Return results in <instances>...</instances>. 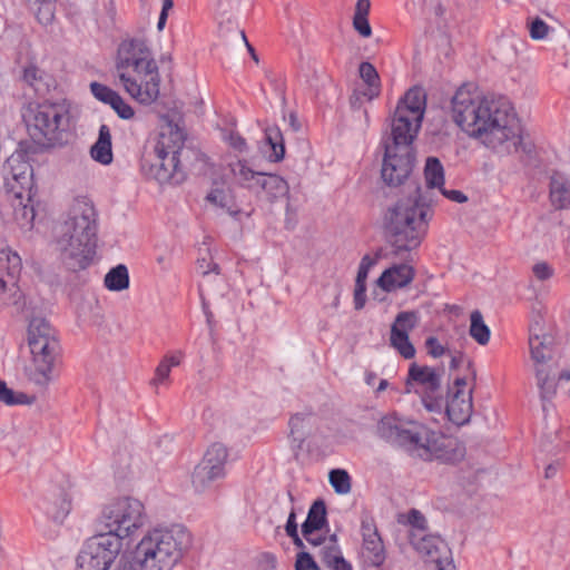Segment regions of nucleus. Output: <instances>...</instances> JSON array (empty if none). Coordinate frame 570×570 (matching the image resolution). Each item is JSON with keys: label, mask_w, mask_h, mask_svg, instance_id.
<instances>
[{"label": "nucleus", "mask_w": 570, "mask_h": 570, "mask_svg": "<svg viewBox=\"0 0 570 570\" xmlns=\"http://www.w3.org/2000/svg\"><path fill=\"white\" fill-rule=\"evenodd\" d=\"M550 200L556 209L570 207V181L561 174L551 176Z\"/></svg>", "instance_id": "nucleus-25"}, {"label": "nucleus", "mask_w": 570, "mask_h": 570, "mask_svg": "<svg viewBox=\"0 0 570 570\" xmlns=\"http://www.w3.org/2000/svg\"><path fill=\"white\" fill-rule=\"evenodd\" d=\"M90 91L96 99H98L109 106L112 104V101L119 95L117 91L110 89L109 87H107L102 83L96 82V81L90 83Z\"/></svg>", "instance_id": "nucleus-43"}, {"label": "nucleus", "mask_w": 570, "mask_h": 570, "mask_svg": "<svg viewBox=\"0 0 570 570\" xmlns=\"http://www.w3.org/2000/svg\"><path fill=\"white\" fill-rule=\"evenodd\" d=\"M295 568L296 570H320L313 557L306 551L297 553Z\"/></svg>", "instance_id": "nucleus-47"}, {"label": "nucleus", "mask_w": 570, "mask_h": 570, "mask_svg": "<svg viewBox=\"0 0 570 570\" xmlns=\"http://www.w3.org/2000/svg\"><path fill=\"white\" fill-rule=\"evenodd\" d=\"M105 286L109 291L120 292L129 287V274L124 264L111 268L105 276Z\"/></svg>", "instance_id": "nucleus-34"}, {"label": "nucleus", "mask_w": 570, "mask_h": 570, "mask_svg": "<svg viewBox=\"0 0 570 570\" xmlns=\"http://www.w3.org/2000/svg\"><path fill=\"white\" fill-rule=\"evenodd\" d=\"M550 27L539 17L534 18L530 22V37L533 40H542L544 39L549 33Z\"/></svg>", "instance_id": "nucleus-45"}, {"label": "nucleus", "mask_w": 570, "mask_h": 570, "mask_svg": "<svg viewBox=\"0 0 570 570\" xmlns=\"http://www.w3.org/2000/svg\"><path fill=\"white\" fill-rule=\"evenodd\" d=\"M22 118L30 137L38 144L51 146L61 140L69 128L70 114L68 108L58 102L29 104Z\"/></svg>", "instance_id": "nucleus-9"}, {"label": "nucleus", "mask_w": 570, "mask_h": 570, "mask_svg": "<svg viewBox=\"0 0 570 570\" xmlns=\"http://www.w3.org/2000/svg\"><path fill=\"white\" fill-rule=\"evenodd\" d=\"M546 335H551L546 331V322L541 315H535L530 322L529 325V340L534 337H544Z\"/></svg>", "instance_id": "nucleus-46"}, {"label": "nucleus", "mask_w": 570, "mask_h": 570, "mask_svg": "<svg viewBox=\"0 0 570 570\" xmlns=\"http://www.w3.org/2000/svg\"><path fill=\"white\" fill-rule=\"evenodd\" d=\"M358 71L363 81L368 86V91L364 95L367 96L368 99L379 96L380 77L375 67L372 63L364 61L361 62Z\"/></svg>", "instance_id": "nucleus-37"}, {"label": "nucleus", "mask_w": 570, "mask_h": 570, "mask_svg": "<svg viewBox=\"0 0 570 570\" xmlns=\"http://www.w3.org/2000/svg\"><path fill=\"white\" fill-rule=\"evenodd\" d=\"M317 531H311V534L307 535V537H303L309 544H312L313 547H318L321 548L323 544H325V542L327 541V538L328 537H323V535H318L316 534Z\"/></svg>", "instance_id": "nucleus-62"}, {"label": "nucleus", "mask_w": 570, "mask_h": 570, "mask_svg": "<svg viewBox=\"0 0 570 570\" xmlns=\"http://www.w3.org/2000/svg\"><path fill=\"white\" fill-rule=\"evenodd\" d=\"M411 543L426 562L438 564L452 557L448 543L439 535L413 532Z\"/></svg>", "instance_id": "nucleus-19"}, {"label": "nucleus", "mask_w": 570, "mask_h": 570, "mask_svg": "<svg viewBox=\"0 0 570 570\" xmlns=\"http://www.w3.org/2000/svg\"><path fill=\"white\" fill-rule=\"evenodd\" d=\"M0 401L7 405L30 404L31 400L24 393H14L4 381L0 380Z\"/></svg>", "instance_id": "nucleus-41"}, {"label": "nucleus", "mask_w": 570, "mask_h": 570, "mask_svg": "<svg viewBox=\"0 0 570 570\" xmlns=\"http://www.w3.org/2000/svg\"><path fill=\"white\" fill-rule=\"evenodd\" d=\"M31 362L24 367L29 382L46 387L53 380L60 345L55 328L42 317H33L28 327Z\"/></svg>", "instance_id": "nucleus-8"}, {"label": "nucleus", "mask_w": 570, "mask_h": 570, "mask_svg": "<svg viewBox=\"0 0 570 570\" xmlns=\"http://www.w3.org/2000/svg\"><path fill=\"white\" fill-rule=\"evenodd\" d=\"M23 80L37 92L41 90L39 82L41 80L40 71L37 67L30 66L23 70Z\"/></svg>", "instance_id": "nucleus-50"}, {"label": "nucleus", "mask_w": 570, "mask_h": 570, "mask_svg": "<svg viewBox=\"0 0 570 570\" xmlns=\"http://www.w3.org/2000/svg\"><path fill=\"white\" fill-rule=\"evenodd\" d=\"M410 523L421 532L425 527L426 520L417 510H412L410 512Z\"/></svg>", "instance_id": "nucleus-60"}, {"label": "nucleus", "mask_w": 570, "mask_h": 570, "mask_svg": "<svg viewBox=\"0 0 570 570\" xmlns=\"http://www.w3.org/2000/svg\"><path fill=\"white\" fill-rule=\"evenodd\" d=\"M116 69L125 90L134 99L150 105L158 98V66L145 40H124L118 47Z\"/></svg>", "instance_id": "nucleus-5"}, {"label": "nucleus", "mask_w": 570, "mask_h": 570, "mask_svg": "<svg viewBox=\"0 0 570 570\" xmlns=\"http://www.w3.org/2000/svg\"><path fill=\"white\" fill-rule=\"evenodd\" d=\"M190 546L191 535L183 525L154 529L115 570H171Z\"/></svg>", "instance_id": "nucleus-4"}, {"label": "nucleus", "mask_w": 570, "mask_h": 570, "mask_svg": "<svg viewBox=\"0 0 570 570\" xmlns=\"http://www.w3.org/2000/svg\"><path fill=\"white\" fill-rule=\"evenodd\" d=\"M122 549L114 535L101 533L86 541L77 558V570H108Z\"/></svg>", "instance_id": "nucleus-12"}, {"label": "nucleus", "mask_w": 570, "mask_h": 570, "mask_svg": "<svg viewBox=\"0 0 570 570\" xmlns=\"http://www.w3.org/2000/svg\"><path fill=\"white\" fill-rule=\"evenodd\" d=\"M330 484L337 494H347L351 491V476L343 469H334L328 474Z\"/></svg>", "instance_id": "nucleus-39"}, {"label": "nucleus", "mask_w": 570, "mask_h": 570, "mask_svg": "<svg viewBox=\"0 0 570 570\" xmlns=\"http://www.w3.org/2000/svg\"><path fill=\"white\" fill-rule=\"evenodd\" d=\"M184 354L179 351L165 355L156 367L155 377L151 380V384L156 386L167 382L169 380L171 367L178 366Z\"/></svg>", "instance_id": "nucleus-32"}, {"label": "nucleus", "mask_w": 570, "mask_h": 570, "mask_svg": "<svg viewBox=\"0 0 570 570\" xmlns=\"http://www.w3.org/2000/svg\"><path fill=\"white\" fill-rule=\"evenodd\" d=\"M375 264H376V258L372 257L370 255H365L361 259L358 271H357V276H356L357 283H361V282L365 283V279L367 277V274H368L371 267H373Z\"/></svg>", "instance_id": "nucleus-51"}, {"label": "nucleus", "mask_w": 570, "mask_h": 570, "mask_svg": "<svg viewBox=\"0 0 570 570\" xmlns=\"http://www.w3.org/2000/svg\"><path fill=\"white\" fill-rule=\"evenodd\" d=\"M534 372L541 400L543 402L550 401L557 393V381H559L554 371L543 364L535 365Z\"/></svg>", "instance_id": "nucleus-27"}, {"label": "nucleus", "mask_w": 570, "mask_h": 570, "mask_svg": "<svg viewBox=\"0 0 570 570\" xmlns=\"http://www.w3.org/2000/svg\"><path fill=\"white\" fill-rule=\"evenodd\" d=\"M426 97L425 92L420 87H413L407 90L404 98L397 104L396 109L400 112L414 118L416 121H422L425 112Z\"/></svg>", "instance_id": "nucleus-22"}, {"label": "nucleus", "mask_w": 570, "mask_h": 570, "mask_svg": "<svg viewBox=\"0 0 570 570\" xmlns=\"http://www.w3.org/2000/svg\"><path fill=\"white\" fill-rule=\"evenodd\" d=\"M419 321V312L404 311L396 315L391 326L390 344L406 360L415 356V347L410 342L409 332L416 327Z\"/></svg>", "instance_id": "nucleus-16"}, {"label": "nucleus", "mask_w": 570, "mask_h": 570, "mask_svg": "<svg viewBox=\"0 0 570 570\" xmlns=\"http://www.w3.org/2000/svg\"><path fill=\"white\" fill-rule=\"evenodd\" d=\"M361 531H362L363 540L367 539V538L373 539L374 537L379 535L376 524H375L373 518H371V517H365L362 519Z\"/></svg>", "instance_id": "nucleus-53"}, {"label": "nucleus", "mask_w": 570, "mask_h": 570, "mask_svg": "<svg viewBox=\"0 0 570 570\" xmlns=\"http://www.w3.org/2000/svg\"><path fill=\"white\" fill-rule=\"evenodd\" d=\"M414 156L411 149H394L385 145L381 176L389 186H399L409 177L412 171Z\"/></svg>", "instance_id": "nucleus-14"}, {"label": "nucleus", "mask_w": 570, "mask_h": 570, "mask_svg": "<svg viewBox=\"0 0 570 570\" xmlns=\"http://www.w3.org/2000/svg\"><path fill=\"white\" fill-rule=\"evenodd\" d=\"M196 265L197 271L204 276L208 275L209 273L219 274L220 272L218 264H216L210 256L198 258Z\"/></svg>", "instance_id": "nucleus-49"}, {"label": "nucleus", "mask_w": 570, "mask_h": 570, "mask_svg": "<svg viewBox=\"0 0 570 570\" xmlns=\"http://www.w3.org/2000/svg\"><path fill=\"white\" fill-rule=\"evenodd\" d=\"M375 435L390 446L425 462L448 459L445 450L452 443L440 432L395 411L377 421Z\"/></svg>", "instance_id": "nucleus-2"}, {"label": "nucleus", "mask_w": 570, "mask_h": 570, "mask_svg": "<svg viewBox=\"0 0 570 570\" xmlns=\"http://www.w3.org/2000/svg\"><path fill=\"white\" fill-rule=\"evenodd\" d=\"M431 217L429 199L422 194L421 186L415 185L413 193L399 199L386 215V229L394 254L416 248L426 235Z\"/></svg>", "instance_id": "nucleus-6"}, {"label": "nucleus", "mask_w": 570, "mask_h": 570, "mask_svg": "<svg viewBox=\"0 0 570 570\" xmlns=\"http://www.w3.org/2000/svg\"><path fill=\"white\" fill-rule=\"evenodd\" d=\"M144 504L134 498H119L105 505L100 515V523L107 532L104 535L117 537L119 541L131 535L145 523Z\"/></svg>", "instance_id": "nucleus-10"}, {"label": "nucleus", "mask_w": 570, "mask_h": 570, "mask_svg": "<svg viewBox=\"0 0 570 570\" xmlns=\"http://www.w3.org/2000/svg\"><path fill=\"white\" fill-rule=\"evenodd\" d=\"M327 524L326 505L323 500H316L309 508L307 518L302 524V534L307 537L311 531H320Z\"/></svg>", "instance_id": "nucleus-29"}, {"label": "nucleus", "mask_w": 570, "mask_h": 570, "mask_svg": "<svg viewBox=\"0 0 570 570\" xmlns=\"http://www.w3.org/2000/svg\"><path fill=\"white\" fill-rule=\"evenodd\" d=\"M443 370H436L428 365L410 364L405 380V393L421 395L424 407L430 412H441L443 396L441 391Z\"/></svg>", "instance_id": "nucleus-11"}, {"label": "nucleus", "mask_w": 570, "mask_h": 570, "mask_svg": "<svg viewBox=\"0 0 570 570\" xmlns=\"http://www.w3.org/2000/svg\"><path fill=\"white\" fill-rule=\"evenodd\" d=\"M185 138L184 130L177 124L167 122L156 141L144 149L140 159L144 177L159 184H180L185 179L179 160Z\"/></svg>", "instance_id": "nucleus-7"}, {"label": "nucleus", "mask_w": 570, "mask_h": 570, "mask_svg": "<svg viewBox=\"0 0 570 570\" xmlns=\"http://www.w3.org/2000/svg\"><path fill=\"white\" fill-rule=\"evenodd\" d=\"M553 344L552 335L529 340L530 355L535 365H543L552 358Z\"/></svg>", "instance_id": "nucleus-31"}, {"label": "nucleus", "mask_w": 570, "mask_h": 570, "mask_svg": "<svg viewBox=\"0 0 570 570\" xmlns=\"http://www.w3.org/2000/svg\"><path fill=\"white\" fill-rule=\"evenodd\" d=\"M173 6L174 2H169V4H167L166 1L163 0V7L157 22V29L159 31H161L165 28L168 18V12L173 8Z\"/></svg>", "instance_id": "nucleus-59"}, {"label": "nucleus", "mask_w": 570, "mask_h": 570, "mask_svg": "<svg viewBox=\"0 0 570 570\" xmlns=\"http://www.w3.org/2000/svg\"><path fill=\"white\" fill-rule=\"evenodd\" d=\"M435 566H436L438 570H456V568L453 563L452 557H450V559H446Z\"/></svg>", "instance_id": "nucleus-64"}, {"label": "nucleus", "mask_w": 570, "mask_h": 570, "mask_svg": "<svg viewBox=\"0 0 570 570\" xmlns=\"http://www.w3.org/2000/svg\"><path fill=\"white\" fill-rule=\"evenodd\" d=\"M327 568L331 570H352L351 563H348L344 557L341 558L337 562L330 564Z\"/></svg>", "instance_id": "nucleus-63"}, {"label": "nucleus", "mask_w": 570, "mask_h": 570, "mask_svg": "<svg viewBox=\"0 0 570 570\" xmlns=\"http://www.w3.org/2000/svg\"><path fill=\"white\" fill-rule=\"evenodd\" d=\"M312 420L313 415L311 412L296 413L291 416L288 426H289V438L298 449L302 448L306 438L309 435L312 430Z\"/></svg>", "instance_id": "nucleus-26"}, {"label": "nucleus", "mask_w": 570, "mask_h": 570, "mask_svg": "<svg viewBox=\"0 0 570 570\" xmlns=\"http://www.w3.org/2000/svg\"><path fill=\"white\" fill-rule=\"evenodd\" d=\"M415 277V268L409 263L394 264L386 268L377 279L383 291L391 293L410 285Z\"/></svg>", "instance_id": "nucleus-21"}, {"label": "nucleus", "mask_w": 570, "mask_h": 570, "mask_svg": "<svg viewBox=\"0 0 570 570\" xmlns=\"http://www.w3.org/2000/svg\"><path fill=\"white\" fill-rule=\"evenodd\" d=\"M440 190L446 198H449L452 202L461 204V203H465L468 200V197L460 190H456V189L448 190L444 188H440Z\"/></svg>", "instance_id": "nucleus-58"}, {"label": "nucleus", "mask_w": 570, "mask_h": 570, "mask_svg": "<svg viewBox=\"0 0 570 570\" xmlns=\"http://www.w3.org/2000/svg\"><path fill=\"white\" fill-rule=\"evenodd\" d=\"M266 148L264 150L269 161L278 163L284 158L285 146L282 131L278 127H268L265 130Z\"/></svg>", "instance_id": "nucleus-30"}, {"label": "nucleus", "mask_w": 570, "mask_h": 570, "mask_svg": "<svg viewBox=\"0 0 570 570\" xmlns=\"http://www.w3.org/2000/svg\"><path fill=\"white\" fill-rule=\"evenodd\" d=\"M56 244L68 269L76 272L91 264L97 246V214L86 198H77L72 203Z\"/></svg>", "instance_id": "nucleus-3"}, {"label": "nucleus", "mask_w": 570, "mask_h": 570, "mask_svg": "<svg viewBox=\"0 0 570 570\" xmlns=\"http://www.w3.org/2000/svg\"><path fill=\"white\" fill-rule=\"evenodd\" d=\"M466 380L456 377L453 386L449 389V400L445 405V413L449 420L456 424L463 425L470 421L473 411L472 389L465 391Z\"/></svg>", "instance_id": "nucleus-15"}, {"label": "nucleus", "mask_w": 570, "mask_h": 570, "mask_svg": "<svg viewBox=\"0 0 570 570\" xmlns=\"http://www.w3.org/2000/svg\"><path fill=\"white\" fill-rule=\"evenodd\" d=\"M224 139L228 142V145L239 151L245 153L247 151V142L244 137L240 136L237 131H229L224 136Z\"/></svg>", "instance_id": "nucleus-48"}, {"label": "nucleus", "mask_w": 570, "mask_h": 570, "mask_svg": "<svg viewBox=\"0 0 570 570\" xmlns=\"http://www.w3.org/2000/svg\"><path fill=\"white\" fill-rule=\"evenodd\" d=\"M90 156L101 165H109L112 163L111 134L107 125L100 126L98 139L90 148Z\"/></svg>", "instance_id": "nucleus-28"}, {"label": "nucleus", "mask_w": 570, "mask_h": 570, "mask_svg": "<svg viewBox=\"0 0 570 570\" xmlns=\"http://www.w3.org/2000/svg\"><path fill=\"white\" fill-rule=\"evenodd\" d=\"M47 514L55 521L61 522L70 511V502L65 493L60 492L58 501L55 504H48L45 508Z\"/></svg>", "instance_id": "nucleus-40"}, {"label": "nucleus", "mask_w": 570, "mask_h": 570, "mask_svg": "<svg viewBox=\"0 0 570 570\" xmlns=\"http://www.w3.org/2000/svg\"><path fill=\"white\" fill-rule=\"evenodd\" d=\"M424 177L428 188H442L444 185V168L436 157H429L425 161Z\"/></svg>", "instance_id": "nucleus-35"}, {"label": "nucleus", "mask_w": 570, "mask_h": 570, "mask_svg": "<svg viewBox=\"0 0 570 570\" xmlns=\"http://www.w3.org/2000/svg\"><path fill=\"white\" fill-rule=\"evenodd\" d=\"M229 167L236 185L254 194L257 191L264 171L254 170L245 159L232 163Z\"/></svg>", "instance_id": "nucleus-24"}, {"label": "nucleus", "mask_w": 570, "mask_h": 570, "mask_svg": "<svg viewBox=\"0 0 570 570\" xmlns=\"http://www.w3.org/2000/svg\"><path fill=\"white\" fill-rule=\"evenodd\" d=\"M288 193L289 186L284 178L276 174L264 173L255 195L264 196L269 203H274L288 196Z\"/></svg>", "instance_id": "nucleus-23"}, {"label": "nucleus", "mask_w": 570, "mask_h": 570, "mask_svg": "<svg viewBox=\"0 0 570 570\" xmlns=\"http://www.w3.org/2000/svg\"><path fill=\"white\" fill-rule=\"evenodd\" d=\"M425 347L428 350V354L433 356L434 358L444 355L446 351L445 347L434 336H430L426 338Z\"/></svg>", "instance_id": "nucleus-52"}, {"label": "nucleus", "mask_w": 570, "mask_h": 570, "mask_svg": "<svg viewBox=\"0 0 570 570\" xmlns=\"http://www.w3.org/2000/svg\"><path fill=\"white\" fill-rule=\"evenodd\" d=\"M365 291H366V287H365V283L361 282V283H357L355 284V289H354V306H355V309H361L364 307V304H365Z\"/></svg>", "instance_id": "nucleus-56"}, {"label": "nucleus", "mask_w": 570, "mask_h": 570, "mask_svg": "<svg viewBox=\"0 0 570 570\" xmlns=\"http://www.w3.org/2000/svg\"><path fill=\"white\" fill-rule=\"evenodd\" d=\"M451 115L465 134L498 153H515L522 144L511 102L504 97L482 95L474 83L458 88L451 99Z\"/></svg>", "instance_id": "nucleus-1"}, {"label": "nucleus", "mask_w": 570, "mask_h": 570, "mask_svg": "<svg viewBox=\"0 0 570 570\" xmlns=\"http://www.w3.org/2000/svg\"><path fill=\"white\" fill-rule=\"evenodd\" d=\"M318 558L325 567H328L332 563L337 562L341 558H343L341 548L337 543V535L331 534L327 538L325 544H323L318 550Z\"/></svg>", "instance_id": "nucleus-38"}, {"label": "nucleus", "mask_w": 570, "mask_h": 570, "mask_svg": "<svg viewBox=\"0 0 570 570\" xmlns=\"http://www.w3.org/2000/svg\"><path fill=\"white\" fill-rule=\"evenodd\" d=\"M32 166L21 151L13 153L3 164V177L11 189L20 187L30 189L32 186Z\"/></svg>", "instance_id": "nucleus-18"}, {"label": "nucleus", "mask_w": 570, "mask_h": 570, "mask_svg": "<svg viewBox=\"0 0 570 570\" xmlns=\"http://www.w3.org/2000/svg\"><path fill=\"white\" fill-rule=\"evenodd\" d=\"M470 336L480 345H487L490 341V328L484 323L482 313L475 309L470 315Z\"/></svg>", "instance_id": "nucleus-33"}, {"label": "nucleus", "mask_w": 570, "mask_h": 570, "mask_svg": "<svg viewBox=\"0 0 570 570\" xmlns=\"http://www.w3.org/2000/svg\"><path fill=\"white\" fill-rule=\"evenodd\" d=\"M363 554L374 567H380L384 562V546L380 534L363 540Z\"/></svg>", "instance_id": "nucleus-36"}, {"label": "nucleus", "mask_w": 570, "mask_h": 570, "mask_svg": "<svg viewBox=\"0 0 570 570\" xmlns=\"http://www.w3.org/2000/svg\"><path fill=\"white\" fill-rule=\"evenodd\" d=\"M532 272L539 281L549 279L553 275V268L546 262L534 264Z\"/></svg>", "instance_id": "nucleus-54"}, {"label": "nucleus", "mask_w": 570, "mask_h": 570, "mask_svg": "<svg viewBox=\"0 0 570 570\" xmlns=\"http://www.w3.org/2000/svg\"><path fill=\"white\" fill-rule=\"evenodd\" d=\"M228 450L223 443H213L191 474V484L196 492L209 490L226 476Z\"/></svg>", "instance_id": "nucleus-13"}, {"label": "nucleus", "mask_w": 570, "mask_h": 570, "mask_svg": "<svg viewBox=\"0 0 570 570\" xmlns=\"http://www.w3.org/2000/svg\"><path fill=\"white\" fill-rule=\"evenodd\" d=\"M110 107L116 111L119 118L129 120L135 116L132 107L127 104L120 95L116 97Z\"/></svg>", "instance_id": "nucleus-44"}, {"label": "nucleus", "mask_w": 570, "mask_h": 570, "mask_svg": "<svg viewBox=\"0 0 570 570\" xmlns=\"http://www.w3.org/2000/svg\"><path fill=\"white\" fill-rule=\"evenodd\" d=\"M353 27L364 38H368L372 35V28L367 18L353 17Z\"/></svg>", "instance_id": "nucleus-55"}, {"label": "nucleus", "mask_w": 570, "mask_h": 570, "mask_svg": "<svg viewBox=\"0 0 570 570\" xmlns=\"http://www.w3.org/2000/svg\"><path fill=\"white\" fill-rule=\"evenodd\" d=\"M1 267L7 269V276H0V298L7 305L19 306L22 293L17 285L21 271V258L17 253L1 252Z\"/></svg>", "instance_id": "nucleus-17"}, {"label": "nucleus", "mask_w": 570, "mask_h": 570, "mask_svg": "<svg viewBox=\"0 0 570 570\" xmlns=\"http://www.w3.org/2000/svg\"><path fill=\"white\" fill-rule=\"evenodd\" d=\"M56 1L57 0H43V1H38L37 3H33L35 6H37L35 11H36V18L39 21V23L47 26L53 20L55 10H56Z\"/></svg>", "instance_id": "nucleus-42"}, {"label": "nucleus", "mask_w": 570, "mask_h": 570, "mask_svg": "<svg viewBox=\"0 0 570 570\" xmlns=\"http://www.w3.org/2000/svg\"><path fill=\"white\" fill-rule=\"evenodd\" d=\"M371 9L370 0H357L355 4V11L353 17L367 18Z\"/></svg>", "instance_id": "nucleus-57"}, {"label": "nucleus", "mask_w": 570, "mask_h": 570, "mask_svg": "<svg viewBox=\"0 0 570 570\" xmlns=\"http://www.w3.org/2000/svg\"><path fill=\"white\" fill-rule=\"evenodd\" d=\"M421 122L395 109L391 125L392 144L389 145L394 149H411V144L421 128Z\"/></svg>", "instance_id": "nucleus-20"}, {"label": "nucleus", "mask_w": 570, "mask_h": 570, "mask_svg": "<svg viewBox=\"0 0 570 570\" xmlns=\"http://www.w3.org/2000/svg\"><path fill=\"white\" fill-rule=\"evenodd\" d=\"M285 532L288 537L298 532L297 522H296V513H295L294 509H292V511L288 514L287 522L285 524Z\"/></svg>", "instance_id": "nucleus-61"}]
</instances>
